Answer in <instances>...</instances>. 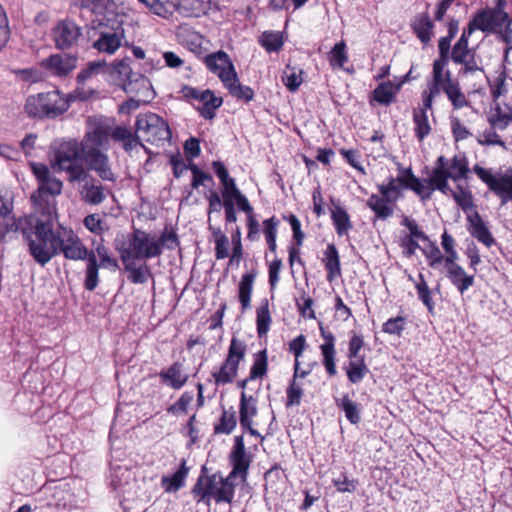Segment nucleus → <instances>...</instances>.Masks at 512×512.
<instances>
[{"instance_id": "nucleus-1", "label": "nucleus", "mask_w": 512, "mask_h": 512, "mask_svg": "<svg viewBox=\"0 0 512 512\" xmlns=\"http://www.w3.org/2000/svg\"><path fill=\"white\" fill-rule=\"evenodd\" d=\"M32 171L38 181V187L31 195V202L35 212L40 213L52 222L56 216V197L62 193L63 182L51 174L47 165L33 163Z\"/></svg>"}, {"instance_id": "nucleus-2", "label": "nucleus", "mask_w": 512, "mask_h": 512, "mask_svg": "<svg viewBox=\"0 0 512 512\" xmlns=\"http://www.w3.org/2000/svg\"><path fill=\"white\" fill-rule=\"evenodd\" d=\"M114 246L122 262L146 261L162 254L156 243V236L141 229H134L133 232L122 235V238H116Z\"/></svg>"}, {"instance_id": "nucleus-3", "label": "nucleus", "mask_w": 512, "mask_h": 512, "mask_svg": "<svg viewBox=\"0 0 512 512\" xmlns=\"http://www.w3.org/2000/svg\"><path fill=\"white\" fill-rule=\"evenodd\" d=\"M206 467L203 466L192 494L197 503H204L210 506L211 500L216 503H231L234 498L235 487L229 477L224 478L220 473L206 474Z\"/></svg>"}, {"instance_id": "nucleus-4", "label": "nucleus", "mask_w": 512, "mask_h": 512, "mask_svg": "<svg viewBox=\"0 0 512 512\" xmlns=\"http://www.w3.org/2000/svg\"><path fill=\"white\" fill-rule=\"evenodd\" d=\"M25 240L30 254L42 266L57 254V232L50 221L34 217Z\"/></svg>"}, {"instance_id": "nucleus-5", "label": "nucleus", "mask_w": 512, "mask_h": 512, "mask_svg": "<svg viewBox=\"0 0 512 512\" xmlns=\"http://www.w3.org/2000/svg\"><path fill=\"white\" fill-rule=\"evenodd\" d=\"M83 155V147L77 140H55L50 146V166L54 172H65L70 181L86 169L80 162Z\"/></svg>"}, {"instance_id": "nucleus-6", "label": "nucleus", "mask_w": 512, "mask_h": 512, "mask_svg": "<svg viewBox=\"0 0 512 512\" xmlns=\"http://www.w3.org/2000/svg\"><path fill=\"white\" fill-rule=\"evenodd\" d=\"M72 100V95L58 90L38 93L27 98L25 111L30 117L54 119L69 109Z\"/></svg>"}, {"instance_id": "nucleus-7", "label": "nucleus", "mask_w": 512, "mask_h": 512, "mask_svg": "<svg viewBox=\"0 0 512 512\" xmlns=\"http://www.w3.org/2000/svg\"><path fill=\"white\" fill-rule=\"evenodd\" d=\"M130 62V58L115 61L110 72L118 77L127 94L141 98L144 102H150L155 96L152 84L146 76L133 72Z\"/></svg>"}, {"instance_id": "nucleus-8", "label": "nucleus", "mask_w": 512, "mask_h": 512, "mask_svg": "<svg viewBox=\"0 0 512 512\" xmlns=\"http://www.w3.org/2000/svg\"><path fill=\"white\" fill-rule=\"evenodd\" d=\"M135 127L138 141L143 140L153 145H159L171 137L168 124L152 112L139 114Z\"/></svg>"}, {"instance_id": "nucleus-9", "label": "nucleus", "mask_w": 512, "mask_h": 512, "mask_svg": "<svg viewBox=\"0 0 512 512\" xmlns=\"http://www.w3.org/2000/svg\"><path fill=\"white\" fill-rule=\"evenodd\" d=\"M70 184H77V192L82 202L90 206H98L106 201L111 190L102 184L85 169L77 176L68 181Z\"/></svg>"}, {"instance_id": "nucleus-10", "label": "nucleus", "mask_w": 512, "mask_h": 512, "mask_svg": "<svg viewBox=\"0 0 512 512\" xmlns=\"http://www.w3.org/2000/svg\"><path fill=\"white\" fill-rule=\"evenodd\" d=\"M473 172L499 197L502 206L512 201V169L493 173L491 169L476 164Z\"/></svg>"}, {"instance_id": "nucleus-11", "label": "nucleus", "mask_w": 512, "mask_h": 512, "mask_svg": "<svg viewBox=\"0 0 512 512\" xmlns=\"http://www.w3.org/2000/svg\"><path fill=\"white\" fill-rule=\"evenodd\" d=\"M509 20V14L504 10L501 4L495 8H486L477 11L465 28L468 34H473L479 30L486 34H497L505 22Z\"/></svg>"}, {"instance_id": "nucleus-12", "label": "nucleus", "mask_w": 512, "mask_h": 512, "mask_svg": "<svg viewBox=\"0 0 512 512\" xmlns=\"http://www.w3.org/2000/svg\"><path fill=\"white\" fill-rule=\"evenodd\" d=\"M447 59H437L433 63L432 78L428 81L426 89L422 91L421 99L426 107H432L434 99L452 87L456 82L452 80L451 72L446 68Z\"/></svg>"}, {"instance_id": "nucleus-13", "label": "nucleus", "mask_w": 512, "mask_h": 512, "mask_svg": "<svg viewBox=\"0 0 512 512\" xmlns=\"http://www.w3.org/2000/svg\"><path fill=\"white\" fill-rule=\"evenodd\" d=\"M471 35L472 34H468L467 30L464 29L451 52L452 61L462 66L460 73L465 76L483 74L480 57L476 55L474 49L468 47V39Z\"/></svg>"}, {"instance_id": "nucleus-14", "label": "nucleus", "mask_w": 512, "mask_h": 512, "mask_svg": "<svg viewBox=\"0 0 512 512\" xmlns=\"http://www.w3.org/2000/svg\"><path fill=\"white\" fill-rule=\"evenodd\" d=\"M405 183L406 188L413 190L422 199H429L435 190H439L444 194L450 191V187L445 182L440 169H433L430 176L425 179L415 177L410 169H406Z\"/></svg>"}, {"instance_id": "nucleus-15", "label": "nucleus", "mask_w": 512, "mask_h": 512, "mask_svg": "<svg viewBox=\"0 0 512 512\" xmlns=\"http://www.w3.org/2000/svg\"><path fill=\"white\" fill-rule=\"evenodd\" d=\"M245 354L246 344L236 337H233L230 341L228 354L224 363L219 371L212 373L216 384H228L234 380L237 376L239 363L244 359Z\"/></svg>"}, {"instance_id": "nucleus-16", "label": "nucleus", "mask_w": 512, "mask_h": 512, "mask_svg": "<svg viewBox=\"0 0 512 512\" xmlns=\"http://www.w3.org/2000/svg\"><path fill=\"white\" fill-rule=\"evenodd\" d=\"M82 35V27L70 18L58 20L51 30L55 48L61 51L76 48Z\"/></svg>"}, {"instance_id": "nucleus-17", "label": "nucleus", "mask_w": 512, "mask_h": 512, "mask_svg": "<svg viewBox=\"0 0 512 512\" xmlns=\"http://www.w3.org/2000/svg\"><path fill=\"white\" fill-rule=\"evenodd\" d=\"M93 250H88L80 237L71 229L59 226L57 230V254L63 253L65 258L78 261L85 260Z\"/></svg>"}, {"instance_id": "nucleus-18", "label": "nucleus", "mask_w": 512, "mask_h": 512, "mask_svg": "<svg viewBox=\"0 0 512 512\" xmlns=\"http://www.w3.org/2000/svg\"><path fill=\"white\" fill-rule=\"evenodd\" d=\"M183 95L188 99L198 100L202 106L197 108L200 115L208 120L215 117V111L222 105L223 99L217 97L210 89L198 90L191 86H184L182 88Z\"/></svg>"}, {"instance_id": "nucleus-19", "label": "nucleus", "mask_w": 512, "mask_h": 512, "mask_svg": "<svg viewBox=\"0 0 512 512\" xmlns=\"http://www.w3.org/2000/svg\"><path fill=\"white\" fill-rule=\"evenodd\" d=\"M83 160L87 164V171H94L103 181L115 182L116 175L112 170L109 157L101 150L94 148L85 149Z\"/></svg>"}, {"instance_id": "nucleus-20", "label": "nucleus", "mask_w": 512, "mask_h": 512, "mask_svg": "<svg viewBox=\"0 0 512 512\" xmlns=\"http://www.w3.org/2000/svg\"><path fill=\"white\" fill-rule=\"evenodd\" d=\"M434 169H440L442 171L445 182L447 183L448 179L457 181L459 179L467 178L470 171L467 158L462 154L455 155L450 161H448L444 156L438 157Z\"/></svg>"}, {"instance_id": "nucleus-21", "label": "nucleus", "mask_w": 512, "mask_h": 512, "mask_svg": "<svg viewBox=\"0 0 512 512\" xmlns=\"http://www.w3.org/2000/svg\"><path fill=\"white\" fill-rule=\"evenodd\" d=\"M0 221V241L2 243H9L17 238L19 232L22 233L25 238L28 230L33 224L34 216H25L18 219L14 217H2Z\"/></svg>"}, {"instance_id": "nucleus-22", "label": "nucleus", "mask_w": 512, "mask_h": 512, "mask_svg": "<svg viewBox=\"0 0 512 512\" xmlns=\"http://www.w3.org/2000/svg\"><path fill=\"white\" fill-rule=\"evenodd\" d=\"M78 63L77 54L55 53L41 61V66L58 77L70 74Z\"/></svg>"}, {"instance_id": "nucleus-23", "label": "nucleus", "mask_w": 512, "mask_h": 512, "mask_svg": "<svg viewBox=\"0 0 512 512\" xmlns=\"http://www.w3.org/2000/svg\"><path fill=\"white\" fill-rule=\"evenodd\" d=\"M232 471L228 475L230 479L241 476L246 481L248 469L250 467V456L246 453L245 444L242 436H236L234 446L230 454Z\"/></svg>"}, {"instance_id": "nucleus-24", "label": "nucleus", "mask_w": 512, "mask_h": 512, "mask_svg": "<svg viewBox=\"0 0 512 512\" xmlns=\"http://www.w3.org/2000/svg\"><path fill=\"white\" fill-rule=\"evenodd\" d=\"M204 62L207 68L216 74L222 83H227L236 74L233 63L224 51H218L205 57Z\"/></svg>"}, {"instance_id": "nucleus-25", "label": "nucleus", "mask_w": 512, "mask_h": 512, "mask_svg": "<svg viewBox=\"0 0 512 512\" xmlns=\"http://www.w3.org/2000/svg\"><path fill=\"white\" fill-rule=\"evenodd\" d=\"M124 38L125 31L121 26L101 31L98 38L93 42V48L100 53L112 55L121 47Z\"/></svg>"}, {"instance_id": "nucleus-26", "label": "nucleus", "mask_w": 512, "mask_h": 512, "mask_svg": "<svg viewBox=\"0 0 512 512\" xmlns=\"http://www.w3.org/2000/svg\"><path fill=\"white\" fill-rule=\"evenodd\" d=\"M441 271L445 273L460 294H464L474 284V275H468L464 268L457 263V260L446 262Z\"/></svg>"}, {"instance_id": "nucleus-27", "label": "nucleus", "mask_w": 512, "mask_h": 512, "mask_svg": "<svg viewBox=\"0 0 512 512\" xmlns=\"http://www.w3.org/2000/svg\"><path fill=\"white\" fill-rule=\"evenodd\" d=\"M469 233L486 247H491L495 239L477 211L469 213L466 217Z\"/></svg>"}, {"instance_id": "nucleus-28", "label": "nucleus", "mask_w": 512, "mask_h": 512, "mask_svg": "<svg viewBox=\"0 0 512 512\" xmlns=\"http://www.w3.org/2000/svg\"><path fill=\"white\" fill-rule=\"evenodd\" d=\"M159 377L164 384L174 390L181 389L188 381V375L184 372L180 362H174L167 369L161 370Z\"/></svg>"}, {"instance_id": "nucleus-29", "label": "nucleus", "mask_w": 512, "mask_h": 512, "mask_svg": "<svg viewBox=\"0 0 512 512\" xmlns=\"http://www.w3.org/2000/svg\"><path fill=\"white\" fill-rule=\"evenodd\" d=\"M488 122L492 128L504 130L512 122V108L504 102H496L491 109Z\"/></svg>"}, {"instance_id": "nucleus-30", "label": "nucleus", "mask_w": 512, "mask_h": 512, "mask_svg": "<svg viewBox=\"0 0 512 512\" xmlns=\"http://www.w3.org/2000/svg\"><path fill=\"white\" fill-rule=\"evenodd\" d=\"M223 201H230L237 205L238 209L243 212H251L252 206L247 197L242 194L235 181H230L229 185L223 187L221 191Z\"/></svg>"}, {"instance_id": "nucleus-31", "label": "nucleus", "mask_w": 512, "mask_h": 512, "mask_svg": "<svg viewBox=\"0 0 512 512\" xmlns=\"http://www.w3.org/2000/svg\"><path fill=\"white\" fill-rule=\"evenodd\" d=\"M80 144L84 151L86 147L90 149L96 147L99 150L101 148L107 149L109 146V131L105 127H96L85 134Z\"/></svg>"}, {"instance_id": "nucleus-32", "label": "nucleus", "mask_w": 512, "mask_h": 512, "mask_svg": "<svg viewBox=\"0 0 512 512\" xmlns=\"http://www.w3.org/2000/svg\"><path fill=\"white\" fill-rule=\"evenodd\" d=\"M122 263L128 280L133 284H145L152 277L151 269L145 261L139 266L136 265V261Z\"/></svg>"}, {"instance_id": "nucleus-33", "label": "nucleus", "mask_w": 512, "mask_h": 512, "mask_svg": "<svg viewBox=\"0 0 512 512\" xmlns=\"http://www.w3.org/2000/svg\"><path fill=\"white\" fill-rule=\"evenodd\" d=\"M432 107H426L423 103L421 107L413 111L414 132L419 141H422L431 132V125L428 119V111Z\"/></svg>"}, {"instance_id": "nucleus-34", "label": "nucleus", "mask_w": 512, "mask_h": 512, "mask_svg": "<svg viewBox=\"0 0 512 512\" xmlns=\"http://www.w3.org/2000/svg\"><path fill=\"white\" fill-rule=\"evenodd\" d=\"M412 29L423 44H428L433 37L434 24L428 14L417 15L412 24Z\"/></svg>"}, {"instance_id": "nucleus-35", "label": "nucleus", "mask_w": 512, "mask_h": 512, "mask_svg": "<svg viewBox=\"0 0 512 512\" xmlns=\"http://www.w3.org/2000/svg\"><path fill=\"white\" fill-rule=\"evenodd\" d=\"M405 176L406 169H403L396 178H390L386 185L380 186L381 194L390 202H395L400 197L402 190L406 188Z\"/></svg>"}, {"instance_id": "nucleus-36", "label": "nucleus", "mask_w": 512, "mask_h": 512, "mask_svg": "<svg viewBox=\"0 0 512 512\" xmlns=\"http://www.w3.org/2000/svg\"><path fill=\"white\" fill-rule=\"evenodd\" d=\"M256 275V271H251L243 274L241 277L238 291L242 310H247L251 306V295Z\"/></svg>"}, {"instance_id": "nucleus-37", "label": "nucleus", "mask_w": 512, "mask_h": 512, "mask_svg": "<svg viewBox=\"0 0 512 512\" xmlns=\"http://www.w3.org/2000/svg\"><path fill=\"white\" fill-rule=\"evenodd\" d=\"M109 137L115 142L121 143L123 149L127 152L132 151L137 145L142 146L137 139V135H133L132 131L125 126L115 127L111 133L109 132Z\"/></svg>"}, {"instance_id": "nucleus-38", "label": "nucleus", "mask_w": 512, "mask_h": 512, "mask_svg": "<svg viewBox=\"0 0 512 512\" xmlns=\"http://www.w3.org/2000/svg\"><path fill=\"white\" fill-rule=\"evenodd\" d=\"M257 400L253 396H247L245 392L241 393L240 398V425L249 426V422L257 415Z\"/></svg>"}, {"instance_id": "nucleus-39", "label": "nucleus", "mask_w": 512, "mask_h": 512, "mask_svg": "<svg viewBox=\"0 0 512 512\" xmlns=\"http://www.w3.org/2000/svg\"><path fill=\"white\" fill-rule=\"evenodd\" d=\"M86 271H85V279H84V287L88 291H94L99 283V268L95 252H91L90 256L87 257Z\"/></svg>"}, {"instance_id": "nucleus-40", "label": "nucleus", "mask_w": 512, "mask_h": 512, "mask_svg": "<svg viewBox=\"0 0 512 512\" xmlns=\"http://www.w3.org/2000/svg\"><path fill=\"white\" fill-rule=\"evenodd\" d=\"M187 475L188 467L186 466V461L182 459L181 465L175 473L162 478V486L168 492H176L184 485V480Z\"/></svg>"}, {"instance_id": "nucleus-41", "label": "nucleus", "mask_w": 512, "mask_h": 512, "mask_svg": "<svg viewBox=\"0 0 512 512\" xmlns=\"http://www.w3.org/2000/svg\"><path fill=\"white\" fill-rule=\"evenodd\" d=\"M229 91V93L240 100H244L246 102H249L254 97V91L251 87L242 85L239 80L237 73L234 74L233 77L227 81V83L223 84Z\"/></svg>"}, {"instance_id": "nucleus-42", "label": "nucleus", "mask_w": 512, "mask_h": 512, "mask_svg": "<svg viewBox=\"0 0 512 512\" xmlns=\"http://www.w3.org/2000/svg\"><path fill=\"white\" fill-rule=\"evenodd\" d=\"M323 262L328 271V279L332 280L340 275V261L338 251L334 244H329L324 252Z\"/></svg>"}, {"instance_id": "nucleus-43", "label": "nucleus", "mask_w": 512, "mask_h": 512, "mask_svg": "<svg viewBox=\"0 0 512 512\" xmlns=\"http://www.w3.org/2000/svg\"><path fill=\"white\" fill-rule=\"evenodd\" d=\"M399 90L398 85L391 82L381 83L373 92V99L383 105L390 104Z\"/></svg>"}, {"instance_id": "nucleus-44", "label": "nucleus", "mask_w": 512, "mask_h": 512, "mask_svg": "<svg viewBox=\"0 0 512 512\" xmlns=\"http://www.w3.org/2000/svg\"><path fill=\"white\" fill-rule=\"evenodd\" d=\"M422 251L431 268L441 270L446 265V257L436 244L429 242Z\"/></svg>"}, {"instance_id": "nucleus-45", "label": "nucleus", "mask_w": 512, "mask_h": 512, "mask_svg": "<svg viewBox=\"0 0 512 512\" xmlns=\"http://www.w3.org/2000/svg\"><path fill=\"white\" fill-rule=\"evenodd\" d=\"M325 343L321 345V351L324 357L323 364L329 375H335L336 368L334 362L335 349H334V338L332 335H324Z\"/></svg>"}, {"instance_id": "nucleus-46", "label": "nucleus", "mask_w": 512, "mask_h": 512, "mask_svg": "<svg viewBox=\"0 0 512 512\" xmlns=\"http://www.w3.org/2000/svg\"><path fill=\"white\" fill-rule=\"evenodd\" d=\"M394 202H390L383 195L377 196L372 195L368 201L369 207L376 213V215L380 218H387L393 213V204Z\"/></svg>"}, {"instance_id": "nucleus-47", "label": "nucleus", "mask_w": 512, "mask_h": 512, "mask_svg": "<svg viewBox=\"0 0 512 512\" xmlns=\"http://www.w3.org/2000/svg\"><path fill=\"white\" fill-rule=\"evenodd\" d=\"M256 323L258 335L260 337L265 335L271 324V315L267 299H264L261 305L257 308Z\"/></svg>"}, {"instance_id": "nucleus-48", "label": "nucleus", "mask_w": 512, "mask_h": 512, "mask_svg": "<svg viewBox=\"0 0 512 512\" xmlns=\"http://www.w3.org/2000/svg\"><path fill=\"white\" fill-rule=\"evenodd\" d=\"M267 351L262 350L255 354L254 362L250 370L249 379L263 378L267 373Z\"/></svg>"}, {"instance_id": "nucleus-49", "label": "nucleus", "mask_w": 512, "mask_h": 512, "mask_svg": "<svg viewBox=\"0 0 512 512\" xmlns=\"http://www.w3.org/2000/svg\"><path fill=\"white\" fill-rule=\"evenodd\" d=\"M452 195L456 203L467 215L469 213H473V211H477L473 202V196L470 191L459 187L458 190L452 191Z\"/></svg>"}, {"instance_id": "nucleus-50", "label": "nucleus", "mask_w": 512, "mask_h": 512, "mask_svg": "<svg viewBox=\"0 0 512 512\" xmlns=\"http://www.w3.org/2000/svg\"><path fill=\"white\" fill-rule=\"evenodd\" d=\"M180 10L186 16L199 17L207 10V4L203 0H181Z\"/></svg>"}, {"instance_id": "nucleus-51", "label": "nucleus", "mask_w": 512, "mask_h": 512, "mask_svg": "<svg viewBox=\"0 0 512 512\" xmlns=\"http://www.w3.org/2000/svg\"><path fill=\"white\" fill-rule=\"evenodd\" d=\"M267 52H278L283 46V40L279 33L266 31L259 40Z\"/></svg>"}, {"instance_id": "nucleus-52", "label": "nucleus", "mask_w": 512, "mask_h": 512, "mask_svg": "<svg viewBox=\"0 0 512 512\" xmlns=\"http://www.w3.org/2000/svg\"><path fill=\"white\" fill-rule=\"evenodd\" d=\"M332 219L336 231L339 235L346 234L350 226L348 213L339 206H334L332 209Z\"/></svg>"}, {"instance_id": "nucleus-53", "label": "nucleus", "mask_w": 512, "mask_h": 512, "mask_svg": "<svg viewBox=\"0 0 512 512\" xmlns=\"http://www.w3.org/2000/svg\"><path fill=\"white\" fill-rule=\"evenodd\" d=\"M345 43L339 42L334 45L330 54L329 62L333 68H342L346 62H348V55L345 51Z\"/></svg>"}, {"instance_id": "nucleus-54", "label": "nucleus", "mask_w": 512, "mask_h": 512, "mask_svg": "<svg viewBox=\"0 0 512 512\" xmlns=\"http://www.w3.org/2000/svg\"><path fill=\"white\" fill-rule=\"evenodd\" d=\"M448 99L451 101L455 109H461L469 105L468 100L464 93L460 90L459 85L456 83L452 87H448L445 91Z\"/></svg>"}, {"instance_id": "nucleus-55", "label": "nucleus", "mask_w": 512, "mask_h": 512, "mask_svg": "<svg viewBox=\"0 0 512 512\" xmlns=\"http://www.w3.org/2000/svg\"><path fill=\"white\" fill-rule=\"evenodd\" d=\"M236 416L234 411H223L220 423L215 426L216 433L230 434L236 427Z\"/></svg>"}, {"instance_id": "nucleus-56", "label": "nucleus", "mask_w": 512, "mask_h": 512, "mask_svg": "<svg viewBox=\"0 0 512 512\" xmlns=\"http://www.w3.org/2000/svg\"><path fill=\"white\" fill-rule=\"evenodd\" d=\"M93 251L95 252L96 257H99L100 262L98 264L100 267H111L113 269L118 268V261L110 256L109 249L105 245L99 243Z\"/></svg>"}, {"instance_id": "nucleus-57", "label": "nucleus", "mask_w": 512, "mask_h": 512, "mask_svg": "<svg viewBox=\"0 0 512 512\" xmlns=\"http://www.w3.org/2000/svg\"><path fill=\"white\" fill-rule=\"evenodd\" d=\"M406 326V319L402 316H397L394 318L388 319L382 326V331L384 333L401 336L403 330Z\"/></svg>"}, {"instance_id": "nucleus-58", "label": "nucleus", "mask_w": 512, "mask_h": 512, "mask_svg": "<svg viewBox=\"0 0 512 512\" xmlns=\"http://www.w3.org/2000/svg\"><path fill=\"white\" fill-rule=\"evenodd\" d=\"M194 399L192 392H184L177 402L167 408L169 414L178 415L187 413V408Z\"/></svg>"}, {"instance_id": "nucleus-59", "label": "nucleus", "mask_w": 512, "mask_h": 512, "mask_svg": "<svg viewBox=\"0 0 512 512\" xmlns=\"http://www.w3.org/2000/svg\"><path fill=\"white\" fill-rule=\"evenodd\" d=\"M107 67V64L104 61H92L87 64V66L82 69L77 75L78 83H84L87 79H89L93 74L104 70Z\"/></svg>"}, {"instance_id": "nucleus-60", "label": "nucleus", "mask_w": 512, "mask_h": 512, "mask_svg": "<svg viewBox=\"0 0 512 512\" xmlns=\"http://www.w3.org/2000/svg\"><path fill=\"white\" fill-rule=\"evenodd\" d=\"M301 74V70L297 73L294 69H290L289 67H287V70L284 71L283 81L289 91H296L302 84L303 78Z\"/></svg>"}, {"instance_id": "nucleus-61", "label": "nucleus", "mask_w": 512, "mask_h": 512, "mask_svg": "<svg viewBox=\"0 0 512 512\" xmlns=\"http://www.w3.org/2000/svg\"><path fill=\"white\" fill-rule=\"evenodd\" d=\"M416 289L419 299L429 309H433V301L431 298L430 289L422 274H419V282L416 283Z\"/></svg>"}, {"instance_id": "nucleus-62", "label": "nucleus", "mask_w": 512, "mask_h": 512, "mask_svg": "<svg viewBox=\"0 0 512 512\" xmlns=\"http://www.w3.org/2000/svg\"><path fill=\"white\" fill-rule=\"evenodd\" d=\"M441 245L446 253V262L458 259V253L455 249V240L446 231L441 236Z\"/></svg>"}, {"instance_id": "nucleus-63", "label": "nucleus", "mask_w": 512, "mask_h": 512, "mask_svg": "<svg viewBox=\"0 0 512 512\" xmlns=\"http://www.w3.org/2000/svg\"><path fill=\"white\" fill-rule=\"evenodd\" d=\"M156 243L161 250L163 247L168 250H174L177 246H179L177 234L174 231L167 230H165L159 238L156 237Z\"/></svg>"}, {"instance_id": "nucleus-64", "label": "nucleus", "mask_w": 512, "mask_h": 512, "mask_svg": "<svg viewBox=\"0 0 512 512\" xmlns=\"http://www.w3.org/2000/svg\"><path fill=\"white\" fill-rule=\"evenodd\" d=\"M496 129L492 128L481 133L477 141L480 145H499L503 148H506L505 143L501 140L500 136L495 131Z\"/></svg>"}]
</instances>
